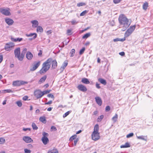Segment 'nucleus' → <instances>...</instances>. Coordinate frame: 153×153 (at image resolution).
I'll use <instances>...</instances> for the list:
<instances>
[{
	"label": "nucleus",
	"mask_w": 153,
	"mask_h": 153,
	"mask_svg": "<svg viewBox=\"0 0 153 153\" xmlns=\"http://www.w3.org/2000/svg\"><path fill=\"white\" fill-rule=\"evenodd\" d=\"M135 28V25L131 26L126 31L124 34V36L127 37L129 36L133 32Z\"/></svg>",
	"instance_id": "3"
},
{
	"label": "nucleus",
	"mask_w": 153,
	"mask_h": 153,
	"mask_svg": "<svg viewBox=\"0 0 153 153\" xmlns=\"http://www.w3.org/2000/svg\"><path fill=\"white\" fill-rule=\"evenodd\" d=\"M119 54L121 56H123L125 55V53L124 52H122L119 53Z\"/></svg>",
	"instance_id": "61"
},
{
	"label": "nucleus",
	"mask_w": 153,
	"mask_h": 153,
	"mask_svg": "<svg viewBox=\"0 0 153 153\" xmlns=\"http://www.w3.org/2000/svg\"><path fill=\"white\" fill-rule=\"evenodd\" d=\"M47 78V76L46 75H45L43 77H42L39 80V84H41L42 82H45Z\"/></svg>",
	"instance_id": "26"
},
{
	"label": "nucleus",
	"mask_w": 153,
	"mask_h": 153,
	"mask_svg": "<svg viewBox=\"0 0 153 153\" xmlns=\"http://www.w3.org/2000/svg\"><path fill=\"white\" fill-rule=\"evenodd\" d=\"M52 59L49 58L42 65V67L39 71V73L42 74L46 72L50 68L51 63L52 61Z\"/></svg>",
	"instance_id": "2"
},
{
	"label": "nucleus",
	"mask_w": 153,
	"mask_h": 153,
	"mask_svg": "<svg viewBox=\"0 0 153 153\" xmlns=\"http://www.w3.org/2000/svg\"><path fill=\"white\" fill-rule=\"evenodd\" d=\"M42 135L43 137L42 139V140L43 143L45 145H46L49 142V139L47 137L49 134L45 132H43L42 133Z\"/></svg>",
	"instance_id": "4"
},
{
	"label": "nucleus",
	"mask_w": 153,
	"mask_h": 153,
	"mask_svg": "<svg viewBox=\"0 0 153 153\" xmlns=\"http://www.w3.org/2000/svg\"><path fill=\"white\" fill-rule=\"evenodd\" d=\"M71 30L70 29H68L67 30V33L68 35H70L71 34Z\"/></svg>",
	"instance_id": "54"
},
{
	"label": "nucleus",
	"mask_w": 153,
	"mask_h": 153,
	"mask_svg": "<svg viewBox=\"0 0 153 153\" xmlns=\"http://www.w3.org/2000/svg\"><path fill=\"white\" fill-rule=\"evenodd\" d=\"M52 107H49L47 109V111H50L52 110Z\"/></svg>",
	"instance_id": "64"
},
{
	"label": "nucleus",
	"mask_w": 153,
	"mask_h": 153,
	"mask_svg": "<svg viewBox=\"0 0 153 153\" xmlns=\"http://www.w3.org/2000/svg\"><path fill=\"white\" fill-rule=\"evenodd\" d=\"M40 62L39 61L36 63H35L33 67L30 68V71H35L40 65Z\"/></svg>",
	"instance_id": "11"
},
{
	"label": "nucleus",
	"mask_w": 153,
	"mask_h": 153,
	"mask_svg": "<svg viewBox=\"0 0 153 153\" xmlns=\"http://www.w3.org/2000/svg\"><path fill=\"white\" fill-rule=\"evenodd\" d=\"M110 109V107L109 106H107L105 108V111H109Z\"/></svg>",
	"instance_id": "51"
},
{
	"label": "nucleus",
	"mask_w": 153,
	"mask_h": 153,
	"mask_svg": "<svg viewBox=\"0 0 153 153\" xmlns=\"http://www.w3.org/2000/svg\"><path fill=\"white\" fill-rule=\"evenodd\" d=\"M99 129V125L98 124H96L94 126V131L93 132H94L96 134V133H99L98 131Z\"/></svg>",
	"instance_id": "21"
},
{
	"label": "nucleus",
	"mask_w": 153,
	"mask_h": 153,
	"mask_svg": "<svg viewBox=\"0 0 153 153\" xmlns=\"http://www.w3.org/2000/svg\"><path fill=\"white\" fill-rule=\"evenodd\" d=\"M83 4H84L83 3H79L77 4V6L78 7H80L82 6L83 5Z\"/></svg>",
	"instance_id": "53"
},
{
	"label": "nucleus",
	"mask_w": 153,
	"mask_h": 153,
	"mask_svg": "<svg viewBox=\"0 0 153 153\" xmlns=\"http://www.w3.org/2000/svg\"><path fill=\"white\" fill-rule=\"evenodd\" d=\"M34 95L37 99L41 98L43 96L42 92L39 90L35 91L34 92Z\"/></svg>",
	"instance_id": "9"
},
{
	"label": "nucleus",
	"mask_w": 153,
	"mask_h": 153,
	"mask_svg": "<svg viewBox=\"0 0 153 153\" xmlns=\"http://www.w3.org/2000/svg\"><path fill=\"white\" fill-rule=\"evenodd\" d=\"M52 68L53 69L56 68L57 66V62L56 60H52Z\"/></svg>",
	"instance_id": "19"
},
{
	"label": "nucleus",
	"mask_w": 153,
	"mask_h": 153,
	"mask_svg": "<svg viewBox=\"0 0 153 153\" xmlns=\"http://www.w3.org/2000/svg\"><path fill=\"white\" fill-rule=\"evenodd\" d=\"M27 83V82L22 80H17L13 82V85L14 86H20Z\"/></svg>",
	"instance_id": "7"
},
{
	"label": "nucleus",
	"mask_w": 153,
	"mask_h": 153,
	"mask_svg": "<svg viewBox=\"0 0 153 153\" xmlns=\"http://www.w3.org/2000/svg\"><path fill=\"white\" fill-rule=\"evenodd\" d=\"M71 22L72 25L76 24L78 23V22H76L75 20H73Z\"/></svg>",
	"instance_id": "47"
},
{
	"label": "nucleus",
	"mask_w": 153,
	"mask_h": 153,
	"mask_svg": "<svg viewBox=\"0 0 153 153\" xmlns=\"http://www.w3.org/2000/svg\"><path fill=\"white\" fill-rule=\"evenodd\" d=\"M28 96H24L23 98H22V100H23L25 101L27 100H28Z\"/></svg>",
	"instance_id": "48"
},
{
	"label": "nucleus",
	"mask_w": 153,
	"mask_h": 153,
	"mask_svg": "<svg viewBox=\"0 0 153 153\" xmlns=\"http://www.w3.org/2000/svg\"><path fill=\"white\" fill-rule=\"evenodd\" d=\"M113 41L114 42H116L117 41H120V38H117L116 39H114Z\"/></svg>",
	"instance_id": "58"
},
{
	"label": "nucleus",
	"mask_w": 153,
	"mask_h": 153,
	"mask_svg": "<svg viewBox=\"0 0 153 153\" xmlns=\"http://www.w3.org/2000/svg\"><path fill=\"white\" fill-rule=\"evenodd\" d=\"M137 139H141L143 140L146 141L147 140V137L144 136H137Z\"/></svg>",
	"instance_id": "25"
},
{
	"label": "nucleus",
	"mask_w": 153,
	"mask_h": 153,
	"mask_svg": "<svg viewBox=\"0 0 153 153\" xmlns=\"http://www.w3.org/2000/svg\"><path fill=\"white\" fill-rule=\"evenodd\" d=\"M122 0H113V2L115 4L119 3Z\"/></svg>",
	"instance_id": "50"
},
{
	"label": "nucleus",
	"mask_w": 153,
	"mask_h": 153,
	"mask_svg": "<svg viewBox=\"0 0 153 153\" xmlns=\"http://www.w3.org/2000/svg\"><path fill=\"white\" fill-rule=\"evenodd\" d=\"M68 64V63L67 61H65L60 68V70L62 71H63L66 67L67 65Z\"/></svg>",
	"instance_id": "20"
},
{
	"label": "nucleus",
	"mask_w": 153,
	"mask_h": 153,
	"mask_svg": "<svg viewBox=\"0 0 153 153\" xmlns=\"http://www.w3.org/2000/svg\"><path fill=\"white\" fill-rule=\"evenodd\" d=\"M5 142V139L3 137L0 138V144H3Z\"/></svg>",
	"instance_id": "38"
},
{
	"label": "nucleus",
	"mask_w": 153,
	"mask_h": 153,
	"mask_svg": "<svg viewBox=\"0 0 153 153\" xmlns=\"http://www.w3.org/2000/svg\"><path fill=\"white\" fill-rule=\"evenodd\" d=\"M71 112V111H69L66 112L63 115V118H65Z\"/></svg>",
	"instance_id": "39"
},
{
	"label": "nucleus",
	"mask_w": 153,
	"mask_h": 153,
	"mask_svg": "<svg viewBox=\"0 0 153 153\" xmlns=\"http://www.w3.org/2000/svg\"><path fill=\"white\" fill-rule=\"evenodd\" d=\"M148 7V3L147 2L144 3L143 5V9L146 10Z\"/></svg>",
	"instance_id": "34"
},
{
	"label": "nucleus",
	"mask_w": 153,
	"mask_h": 153,
	"mask_svg": "<svg viewBox=\"0 0 153 153\" xmlns=\"http://www.w3.org/2000/svg\"><path fill=\"white\" fill-rule=\"evenodd\" d=\"M16 104L19 107H21L22 105V103L21 101H17L16 102Z\"/></svg>",
	"instance_id": "36"
},
{
	"label": "nucleus",
	"mask_w": 153,
	"mask_h": 153,
	"mask_svg": "<svg viewBox=\"0 0 153 153\" xmlns=\"http://www.w3.org/2000/svg\"><path fill=\"white\" fill-rule=\"evenodd\" d=\"M96 87L98 89L100 88V86L99 84L97 83H96Z\"/></svg>",
	"instance_id": "55"
},
{
	"label": "nucleus",
	"mask_w": 153,
	"mask_h": 153,
	"mask_svg": "<svg viewBox=\"0 0 153 153\" xmlns=\"http://www.w3.org/2000/svg\"><path fill=\"white\" fill-rule=\"evenodd\" d=\"M32 127L33 130H36L38 129V127L37 126L36 124L34 123H32Z\"/></svg>",
	"instance_id": "35"
},
{
	"label": "nucleus",
	"mask_w": 153,
	"mask_h": 153,
	"mask_svg": "<svg viewBox=\"0 0 153 153\" xmlns=\"http://www.w3.org/2000/svg\"><path fill=\"white\" fill-rule=\"evenodd\" d=\"M26 57L28 60H31L33 57V55L30 52L27 51L26 54Z\"/></svg>",
	"instance_id": "15"
},
{
	"label": "nucleus",
	"mask_w": 153,
	"mask_h": 153,
	"mask_svg": "<svg viewBox=\"0 0 153 153\" xmlns=\"http://www.w3.org/2000/svg\"><path fill=\"white\" fill-rule=\"evenodd\" d=\"M50 90H46L43 91L42 93L43 96L45 94H46L48 93H49L50 92Z\"/></svg>",
	"instance_id": "46"
},
{
	"label": "nucleus",
	"mask_w": 153,
	"mask_h": 153,
	"mask_svg": "<svg viewBox=\"0 0 153 153\" xmlns=\"http://www.w3.org/2000/svg\"><path fill=\"white\" fill-rule=\"evenodd\" d=\"M37 27V32L42 33L43 32V29L42 27L38 26Z\"/></svg>",
	"instance_id": "31"
},
{
	"label": "nucleus",
	"mask_w": 153,
	"mask_h": 153,
	"mask_svg": "<svg viewBox=\"0 0 153 153\" xmlns=\"http://www.w3.org/2000/svg\"><path fill=\"white\" fill-rule=\"evenodd\" d=\"M97 103L100 106L102 104V101L101 99L99 97H96L95 98Z\"/></svg>",
	"instance_id": "16"
},
{
	"label": "nucleus",
	"mask_w": 153,
	"mask_h": 153,
	"mask_svg": "<svg viewBox=\"0 0 153 153\" xmlns=\"http://www.w3.org/2000/svg\"><path fill=\"white\" fill-rule=\"evenodd\" d=\"M76 137V135H74L72 136L70 138V140L71 141H72L73 140L75 139Z\"/></svg>",
	"instance_id": "42"
},
{
	"label": "nucleus",
	"mask_w": 153,
	"mask_h": 153,
	"mask_svg": "<svg viewBox=\"0 0 153 153\" xmlns=\"http://www.w3.org/2000/svg\"><path fill=\"white\" fill-rule=\"evenodd\" d=\"M52 103V100H50L48 102L46 103L45 104V105H50Z\"/></svg>",
	"instance_id": "57"
},
{
	"label": "nucleus",
	"mask_w": 153,
	"mask_h": 153,
	"mask_svg": "<svg viewBox=\"0 0 153 153\" xmlns=\"http://www.w3.org/2000/svg\"><path fill=\"white\" fill-rule=\"evenodd\" d=\"M104 117L103 115H101L98 117L97 119V121L98 122H100Z\"/></svg>",
	"instance_id": "37"
},
{
	"label": "nucleus",
	"mask_w": 153,
	"mask_h": 153,
	"mask_svg": "<svg viewBox=\"0 0 153 153\" xmlns=\"http://www.w3.org/2000/svg\"><path fill=\"white\" fill-rule=\"evenodd\" d=\"M130 146V144L128 143H126L124 145H121L120 146V148H128Z\"/></svg>",
	"instance_id": "28"
},
{
	"label": "nucleus",
	"mask_w": 153,
	"mask_h": 153,
	"mask_svg": "<svg viewBox=\"0 0 153 153\" xmlns=\"http://www.w3.org/2000/svg\"><path fill=\"white\" fill-rule=\"evenodd\" d=\"M77 141H78V140H75L74 141V144L75 146L76 145Z\"/></svg>",
	"instance_id": "63"
},
{
	"label": "nucleus",
	"mask_w": 153,
	"mask_h": 153,
	"mask_svg": "<svg viewBox=\"0 0 153 153\" xmlns=\"http://www.w3.org/2000/svg\"><path fill=\"white\" fill-rule=\"evenodd\" d=\"M14 46V44L12 42H10L5 44L4 46V49L7 51L11 50V48Z\"/></svg>",
	"instance_id": "8"
},
{
	"label": "nucleus",
	"mask_w": 153,
	"mask_h": 153,
	"mask_svg": "<svg viewBox=\"0 0 153 153\" xmlns=\"http://www.w3.org/2000/svg\"><path fill=\"white\" fill-rule=\"evenodd\" d=\"M39 120L40 121L44 123H45L46 122L45 117V116L41 117L39 118Z\"/></svg>",
	"instance_id": "24"
},
{
	"label": "nucleus",
	"mask_w": 153,
	"mask_h": 153,
	"mask_svg": "<svg viewBox=\"0 0 153 153\" xmlns=\"http://www.w3.org/2000/svg\"><path fill=\"white\" fill-rule=\"evenodd\" d=\"M91 35V33H86L82 37V39H87Z\"/></svg>",
	"instance_id": "32"
},
{
	"label": "nucleus",
	"mask_w": 153,
	"mask_h": 153,
	"mask_svg": "<svg viewBox=\"0 0 153 153\" xmlns=\"http://www.w3.org/2000/svg\"><path fill=\"white\" fill-rule=\"evenodd\" d=\"M82 82L85 84H88L90 83V82L88 79L86 78H82Z\"/></svg>",
	"instance_id": "27"
},
{
	"label": "nucleus",
	"mask_w": 153,
	"mask_h": 153,
	"mask_svg": "<svg viewBox=\"0 0 153 153\" xmlns=\"http://www.w3.org/2000/svg\"><path fill=\"white\" fill-rule=\"evenodd\" d=\"M98 80L100 82L104 85H105L106 84L107 82L106 81L102 78H99Z\"/></svg>",
	"instance_id": "22"
},
{
	"label": "nucleus",
	"mask_w": 153,
	"mask_h": 153,
	"mask_svg": "<svg viewBox=\"0 0 153 153\" xmlns=\"http://www.w3.org/2000/svg\"><path fill=\"white\" fill-rule=\"evenodd\" d=\"M24 153H30L31 151L30 150H29L27 149H24Z\"/></svg>",
	"instance_id": "45"
},
{
	"label": "nucleus",
	"mask_w": 153,
	"mask_h": 153,
	"mask_svg": "<svg viewBox=\"0 0 153 153\" xmlns=\"http://www.w3.org/2000/svg\"><path fill=\"white\" fill-rule=\"evenodd\" d=\"M27 49L26 48H25L22 51V53H21V60L22 61L23 60L24 57L25 56V55L26 53L27 52Z\"/></svg>",
	"instance_id": "18"
},
{
	"label": "nucleus",
	"mask_w": 153,
	"mask_h": 153,
	"mask_svg": "<svg viewBox=\"0 0 153 153\" xmlns=\"http://www.w3.org/2000/svg\"><path fill=\"white\" fill-rule=\"evenodd\" d=\"M75 52V50L74 49H72L70 53V55L71 57H72L73 56H74V53Z\"/></svg>",
	"instance_id": "30"
},
{
	"label": "nucleus",
	"mask_w": 153,
	"mask_h": 153,
	"mask_svg": "<svg viewBox=\"0 0 153 153\" xmlns=\"http://www.w3.org/2000/svg\"><path fill=\"white\" fill-rule=\"evenodd\" d=\"M95 133H95H94V132H93L91 135V136L93 140L96 141L100 139V136L99 133L95 132Z\"/></svg>",
	"instance_id": "10"
},
{
	"label": "nucleus",
	"mask_w": 153,
	"mask_h": 153,
	"mask_svg": "<svg viewBox=\"0 0 153 153\" xmlns=\"http://www.w3.org/2000/svg\"><path fill=\"white\" fill-rule=\"evenodd\" d=\"M77 88L79 90L82 92H85L87 90L86 87L81 84L77 86Z\"/></svg>",
	"instance_id": "13"
},
{
	"label": "nucleus",
	"mask_w": 153,
	"mask_h": 153,
	"mask_svg": "<svg viewBox=\"0 0 153 153\" xmlns=\"http://www.w3.org/2000/svg\"><path fill=\"white\" fill-rule=\"evenodd\" d=\"M22 139L26 143H30L33 142V140L28 136H24Z\"/></svg>",
	"instance_id": "12"
},
{
	"label": "nucleus",
	"mask_w": 153,
	"mask_h": 153,
	"mask_svg": "<svg viewBox=\"0 0 153 153\" xmlns=\"http://www.w3.org/2000/svg\"><path fill=\"white\" fill-rule=\"evenodd\" d=\"M117 118L118 115L115 114V116L112 118V120L114 123H115L117 121Z\"/></svg>",
	"instance_id": "29"
},
{
	"label": "nucleus",
	"mask_w": 153,
	"mask_h": 153,
	"mask_svg": "<svg viewBox=\"0 0 153 153\" xmlns=\"http://www.w3.org/2000/svg\"><path fill=\"white\" fill-rule=\"evenodd\" d=\"M47 97H51V98L53 99V100L54 98V96L51 94H48L47 95Z\"/></svg>",
	"instance_id": "44"
},
{
	"label": "nucleus",
	"mask_w": 153,
	"mask_h": 153,
	"mask_svg": "<svg viewBox=\"0 0 153 153\" xmlns=\"http://www.w3.org/2000/svg\"><path fill=\"white\" fill-rule=\"evenodd\" d=\"M90 44V42H89L88 41V42H86L85 43V46H88V45H89Z\"/></svg>",
	"instance_id": "62"
},
{
	"label": "nucleus",
	"mask_w": 153,
	"mask_h": 153,
	"mask_svg": "<svg viewBox=\"0 0 153 153\" xmlns=\"http://www.w3.org/2000/svg\"><path fill=\"white\" fill-rule=\"evenodd\" d=\"M31 22L32 24L33 27H38V26L39 25V23L37 20H33Z\"/></svg>",
	"instance_id": "17"
},
{
	"label": "nucleus",
	"mask_w": 153,
	"mask_h": 153,
	"mask_svg": "<svg viewBox=\"0 0 153 153\" xmlns=\"http://www.w3.org/2000/svg\"><path fill=\"white\" fill-rule=\"evenodd\" d=\"M134 135V134L133 133H131L128 134L126 136V137L128 138L132 137Z\"/></svg>",
	"instance_id": "43"
},
{
	"label": "nucleus",
	"mask_w": 153,
	"mask_h": 153,
	"mask_svg": "<svg viewBox=\"0 0 153 153\" xmlns=\"http://www.w3.org/2000/svg\"><path fill=\"white\" fill-rule=\"evenodd\" d=\"M119 21L121 27H123L122 30L125 31L128 28L130 24V22L123 14L120 15L119 18Z\"/></svg>",
	"instance_id": "1"
},
{
	"label": "nucleus",
	"mask_w": 153,
	"mask_h": 153,
	"mask_svg": "<svg viewBox=\"0 0 153 153\" xmlns=\"http://www.w3.org/2000/svg\"><path fill=\"white\" fill-rule=\"evenodd\" d=\"M48 153H58V152L56 149H55L49 151Z\"/></svg>",
	"instance_id": "33"
},
{
	"label": "nucleus",
	"mask_w": 153,
	"mask_h": 153,
	"mask_svg": "<svg viewBox=\"0 0 153 153\" xmlns=\"http://www.w3.org/2000/svg\"><path fill=\"white\" fill-rule=\"evenodd\" d=\"M3 55H0V63H1L3 60Z\"/></svg>",
	"instance_id": "60"
},
{
	"label": "nucleus",
	"mask_w": 153,
	"mask_h": 153,
	"mask_svg": "<svg viewBox=\"0 0 153 153\" xmlns=\"http://www.w3.org/2000/svg\"><path fill=\"white\" fill-rule=\"evenodd\" d=\"M14 52L15 57L17 58L19 61H22L20 48H16L14 50Z\"/></svg>",
	"instance_id": "5"
},
{
	"label": "nucleus",
	"mask_w": 153,
	"mask_h": 153,
	"mask_svg": "<svg viewBox=\"0 0 153 153\" xmlns=\"http://www.w3.org/2000/svg\"><path fill=\"white\" fill-rule=\"evenodd\" d=\"M11 40L12 41H14L15 42H16V38H14L13 37H11Z\"/></svg>",
	"instance_id": "59"
},
{
	"label": "nucleus",
	"mask_w": 153,
	"mask_h": 153,
	"mask_svg": "<svg viewBox=\"0 0 153 153\" xmlns=\"http://www.w3.org/2000/svg\"><path fill=\"white\" fill-rule=\"evenodd\" d=\"M26 35L27 37H31L34 36L33 37V39H35L37 37V34L36 33H31L29 34H26Z\"/></svg>",
	"instance_id": "23"
},
{
	"label": "nucleus",
	"mask_w": 153,
	"mask_h": 153,
	"mask_svg": "<svg viewBox=\"0 0 153 153\" xmlns=\"http://www.w3.org/2000/svg\"><path fill=\"white\" fill-rule=\"evenodd\" d=\"M5 93H13V91L11 89H6L5 90Z\"/></svg>",
	"instance_id": "49"
},
{
	"label": "nucleus",
	"mask_w": 153,
	"mask_h": 153,
	"mask_svg": "<svg viewBox=\"0 0 153 153\" xmlns=\"http://www.w3.org/2000/svg\"><path fill=\"white\" fill-rule=\"evenodd\" d=\"M0 12L3 14L8 16L10 15V9L9 8H0Z\"/></svg>",
	"instance_id": "6"
},
{
	"label": "nucleus",
	"mask_w": 153,
	"mask_h": 153,
	"mask_svg": "<svg viewBox=\"0 0 153 153\" xmlns=\"http://www.w3.org/2000/svg\"><path fill=\"white\" fill-rule=\"evenodd\" d=\"M88 11H87L86 10L83 11L80 14V16H84V15H85L86 13H88Z\"/></svg>",
	"instance_id": "41"
},
{
	"label": "nucleus",
	"mask_w": 153,
	"mask_h": 153,
	"mask_svg": "<svg viewBox=\"0 0 153 153\" xmlns=\"http://www.w3.org/2000/svg\"><path fill=\"white\" fill-rule=\"evenodd\" d=\"M51 129L52 130H54V131H56L57 130L56 127L53 126L51 127Z\"/></svg>",
	"instance_id": "52"
},
{
	"label": "nucleus",
	"mask_w": 153,
	"mask_h": 153,
	"mask_svg": "<svg viewBox=\"0 0 153 153\" xmlns=\"http://www.w3.org/2000/svg\"><path fill=\"white\" fill-rule=\"evenodd\" d=\"M85 50V48L84 47H83L81 49L79 52V54L80 55H82L84 52Z\"/></svg>",
	"instance_id": "40"
},
{
	"label": "nucleus",
	"mask_w": 153,
	"mask_h": 153,
	"mask_svg": "<svg viewBox=\"0 0 153 153\" xmlns=\"http://www.w3.org/2000/svg\"><path fill=\"white\" fill-rule=\"evenodd\" d=\"M22 40H23V39L22 38H16V42L17 41L20 42V41H22Z\"/></svg>",
	"instance_id": "56"
},
{
	"label": "nucleus",
	"mask_w": 153,
	"mask_h": 153,
	"mask_svg": "<svg viewBox=\"0 0 153 153\" xmlns=\"http://www.w3.org/2000/svg\"><path fill=\"white\" fill-rule=\"evenodd\" d=\"M5 22L9 25H12L14 22L13 20L10 18L5 19Z\"/></svg>",
	"instance_id": "14"
}]
</instances>
